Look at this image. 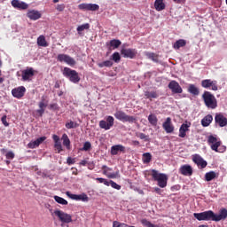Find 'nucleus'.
<instances>
[{
	"instance_id": "6e6552de",
	"label": "nucleus",
	"mask_w": 227,
	"mask_h": 227,
	"mask_svg": "<svg viewBox=\"0 0 227 227\" xmlns=\"http://www.w3.org/2000/svg\"><path fill=\"white\" fill-rule=\"evenodd\" d=\"M201 87L203 89H211L214 91L218 90V82L211 79H204L201 81Z\"/></svg>"
},
{
	"instance_id": "6ab92c4d",
	"label": "nucleus",
	"mask_w": 227,
	"mask_h": 227,
	"mask_svg": "<svg viewBox=\"0 0 227 227\" xmlns=\"http://www.w3.org/2000/svg\"><path fill=\"white\" fill-rule=\"evenodd\" d=\"M67 196L71 200H82L83 202L89 201V197L85 193H82L81 195H75V194H71L70 192H67Z\"/></svg>"
},
{
	"instance_id": "f257e3e1",
	"label": "nucleus",
	"mask_w": 227,
	"mask_h": 227,
	"mask_svg": "<svg viewBox=\"0 0 227 227\" xmlns=\"http://www.w3.org/2000/svg\"><path fill=\"white\" fill-rule=\"evenodd\" d=\"M202 99L204 102V105L208 109H216L218 107V101L217 98H215V96L210 91H204L202 94Z\"/></svg>"
},
{
	"instance_id": "58836bf2",
	"label": "nucleus",
	"mask_w": 227,
	"mask_h": 227,
	"mask_svg": "<svg viewBox=\"0 0 227 227\" xmlns=\"http://www.w3.org/2000/svg\"><path fill=\"white\" fill-rule=\"evenodd\" d=\"M100 7L96 4H89L87 12H97Z\"/></svg>"
},
{
	"instance_id": "473e14b6",
	"label": "nucleus",
	"mask_w": 227,
	"mask_h": 227,
	"mask_svg": "<svg viewBox=\"0 0 227 227\" xmlns=\"http://www.w3.org/2000/svg\"><path fill=\"white\" fill-rule=\"evenodd\" d=\"M153 160V155L151 153H145L142 155V161L144 164H148Z\"/></svg>"
},
{
	"instance_id": "bf43d9fd",
	"label": "nucleus",
	"mask_w": 227,
	"mask_h": 227,
	"mask_svg": "<svg viewBox=\"0 0 227 227\" xmlns=\"http://www.w3.org/2000/svg\"><path fill=\"white\" fill-rule=\"evenodd\" d=\"M55 149L57 150L58 153L63 152V145H54Z\"/></svg>"
},
{
	"instance_id": "2eb2a0df",
	"label": "nucleus",
	"mask_w": 227,
	"mask_h": 227,
	"mask_svg": "<svg viewBox=\"0 0 227 227\" xmlns=\"http://www.w3.org/2000/svg\"><path fill=\"white\" fill-rule=\"evenodd\" d=\"M162 128L164 129L167 134H172L175 131V126L171 121L170 117H167L165 122L162 124Z\"/></svg>"
},
{
	"instance_id": "ddd939ff",
	"label": "nucleus",
	"mask_w": 227,
	"mask_h": 227,
	"mask_svg": "<svg viewBox=\"0 0 227 227\" xmlns=\"http://www.w3.org/2000/svg\"><path fill=\"white\" fill-rule=\"evenodd\" d=\"M27 89L24 86H19L18 88L12 90V97L20 99L23 98L24 95H26Z\"/></svg>"
},
{
	"instance_id": "680f3d73",
	"label": "nucleus",
	"mask_w": 227,
	"mask_h": 227,
	"mask_svg": "<svg viewBox=\"0 0 227 227\" xmlns=\"http://www.w3.org/2000/svg\"><path fill=\"white\" fill-rule=\"evenodd\" d=\"M45 109L44 108H40L39 110H37V114L40 115V117L43 116V114H44Z\"/></svg>"
},
{
	"instance_id": "cd10ccee",
	"label": "nucleus",
	"mask_w": 227,
	"mask_h": 227,
	"mask_svg": "<svg viewBox=\"0 0 227 227\" xmlns=\"http://www.w3.org/2000/svg\"><path fill=\"white\" fill-rule=\"evenodd\" d=\"M213 116L211 114H207L206 117H203L201 120V125L203 128H207L211 125L213 121Z\"/></svg>"
},
{
	"instance_id": "c85d7f7f",
	"label": "nucleus",
	"mask_w": 227,
	"mask_h": 227,
	"mask_svg": "<svg viewBox=\"0 0 227 227\" xmlns=\"http://www.w3.org/2000/svg\"><path fill=\"white\" fill-rule=\"evenodd\" d=\"M225 219H227V209L226 208H222L220 211V215L215 214V222H220L221 220H225Z\"/></svg>"
},
{
	"instance_id": "6e6d98bb",
	"label": "nucleus",
	"mask_w": 227,
	"mask_h": 227,
	"mask_svg": "<svg viewBox=\"0 0 227 227\" xmlns=\"http://www.w3.org/2000/svg\"><path fill=\"white\" fill-rule=\"evenodd\" d=\"M67 162L69 166H71V165H74L75 163V160L72 157H67Z\"/></svg>"
},
{
	"instance_id": "aec40b11",
	"label": "nucleus",
	"mask_w": 227,
	"mask_h": 227,
	"mask_svg": "<svg viewBox=\"0 0 227 227\" xmlns=\"http://www.w3.org/2000/svg\"><path fill=\"white\" fill-rule=\"evenodd\" d=\"M119 153H126V147L122 145H114L111 147V154L113 156L117 155Z\"/></svg>"
},
{
	"instance_id": "c756f323",
	"label": "nucleus",
	"mask_w": 227,
	"mask_h": 227,
	"mask_svg": "<svg viewBox=\"0 0 227 227\" xmlns=\"http://www.w3.org/2000/svg\"><path fill=\"white\" fill-rule=\"evenodd\" d=\"M61 140L63 141V146L67 147V150H71V140L66 133L62 135Z\"/></svg>"
},
{
	"instance_id": "9d476101",
	"label": "nucleus",
	"mask_w": 227,
	"mask_h": 227,
	"mask_svg": "<svg viewBox=\"0 0 227 227\" xmlns=\"http://www.w3.org/2000/svg\"><path fill=\"white\" fill-rule=\"evenodd\" d=\"M208 145H210L211 150L215 151V153H219V146H221V141H218V138L214 136H209L207 139Z\"/></svg>"
},
{
	"instance_id": "de8ad7c7",
	"label": "nucleus",
	"mask_w": 227,
	"mask_h": 227,
	"mask_svg": "<svg viewBox=\"0 0 227 227\" xmlns=\"http://www.w3.org/2000/svg\"><path fill=\"white\" fill-rule=\"evenodd\" d=\"M145 56H147L152 61L157 62V56L153 52H147L145 53Z\"/></svg>"
},
{
	"instance_id": "79ce46f5",
	"label": "nucleus",
	"mask_w": 227,
	"mask_h": 227,
	"mask_svg": "<svg viewBox=\"0 0 227 227\" xmlns=\"http://www.w3.org/2000/svg\"><path fill=\"white\" fill-rule=\"evenodd\" d=\"M112 58L115 63H119L120 60H121V57L120 56V53L118 51L114 52Z\"/></svg>"
},
{
	"instance_id": "dca6fc26",
	"label": "nucleus",
	"mask_w": 227,
	"mask_h": 227,
	"mask_svg": "<svg viewBox=\"0 0 227 227\" xmlns=\"http://www.w3.org/2000/svg\"><path fill=\"white\" fill-rule=\"evenodd\" d=\"M168 89L171 90L173 94H182L183 93V88L181 87V85H179V83L175 81L172 80L169 84H168Z\"/></svg>"
},
{
	"instance_id": "603ef678",
	"label": "nucleus",
	"mask_w": 227,
	"mask_h": 227,
	"mask_svg": "<svg viewBox=\"0 0 227 227\" xmlns=\"http://www.w3.org/2000/svg\"><path fill=\"white\" fill-rule=\"evenodd\" d=\"M88 4H81L80 5H78V9H80L81 11L88 12Z\"/></svg>"
},
{
	"instance_id": "37998d69",
	"label": "nucleus",
	"mask_w": 227,
	"mask_h": 227,
	"mask_svg": "<svg viewBox=\"0 0 227 227\" xmlns=\"http://www.w3.org/2000/svg\"><path fill=\"white\" fill-rule=\"evenodd\" d=\"M113 227H129V224L125 223H121L119 221H114Z\"/></svg>"
},
{
	"instance_id": "3c124183",
	"label": "nucleus",
	"mask_w": 227,
	"mask_h": 227,
	"mask_svg": "<svg viewBox=\"0 0 227 227\" xmlns=\"http://www.w3.org/2000/svg\"><path fill=\"white\" fill-rule=\"evenodd\" d=\"M97 181H98L99 184H104L106 186H109V182L107 181V179H105L103 177H98L96 178Z\"/></svg>"
},
{
	"instance_id": "0eeeda50",
	"label": "nucleus",
	"mask_w": 227,
	"mask_h": 227,
	"mask_svg": "<svg viewBox=\"0 0 227 227\" xmlns=\"http://www.w3.org/2000/svg\"><path fill=\"white\" fill-rule=\"evenodd\" d=\"M114 117L106 116V121L101 120L99 121V128L105 130H109L114 126Z\"/></svg>"
},
{
	"instance_id": "4468645a",
	"label": "nucleus",
	"mask_w": 227,
	"mask_h": 227,
	"mask_svg": "<svg viewBox=\"0 0 227 227\" xmlns=\"http://www.w3.org/2000/svg\"><path fill=\"white\" fill-rule=\"evenodd\" d=\"M12 6L19 11H26L28 9V4L26 2L20 0H12Z\"/></svg>"
},
{
	"instance_id": "052dcab7",
	"label": "nucleus",
	"mask_w": 227,
	"mask_h": 227,
	"mask_svg": "<svg viewBox=\"0 0 227 227\" xmlns=\"http://www.w3.org/2000/svg\"><path fill=\"white\" fill-rule=\"evenodd\" d=\"M50 109L54 110V111L59 110L58 104H51V105H50Z\"/></svg>"
},
{
	"instance_id": "8fccbe9b",
	"label": "nucleus",
	"mask_w": 227,
	"mask_h": 227,
	"mask_svg": "<svg viewBox=\"0 0 227 227\" xmlns=\"http://www.w3.org/2000/svg\"><path fill=\"white\" fill-rule=\"evenodd\" d=\"M137 137L144 141H150L149 136H146L145 133H138Z\"/></svg>"
},
{
	"instance_id": "20e7f679",
	"label": "nucleus",
	"mask_w": 227,
	"mask_h": 227,
	"mask_svg": "<svg viewBox=\"0 0 227 227\" xmlns=\"http://www.w3.org/2000/svg\"><path fill=\"white\" fill-rule=\"evenodd\" d=\"M63 75L68 78L70 82L78 83L81 81L79 73L70 67H64Z\"/></svg>"
},
{
	"instance_id": "1a4fd4ad",
	"label": "nucleus",
	"mask_w": 227,
	"mask_h": 227,
	"mask_svg": "<svg viewBox=\"0 0 227 227\" xmlns=\"http://www.w3.org/2000/svg\"><path fill=\"white\" fill-rule=\"evenodd\" d=\"M56 216L59 217L61 223H71L73 222L72 215H68L61 210H55L53 213Z\"/></svg>"
},
{
	"instance_id": "f3484780",
	"label": "nucleus",
	"mask_w": 227,
	"mask_h": 227,
	"mask_svg": "<svg viewBox=\"0 0 227 227\" xmlns=\"http://www.w3.org/2000/svg\"><path fill=\"white\" fill-rule=\"evenodd\" d=\"M35 69L33 67H27L22 71V80L23 82H29L30 78L35 75Z\"/></svg>"
},
{
	"instance_id": "e433bc0d",
	"label": "nucleus",
	"mask_w": 227,
	"mask_h": 227,
	"mask_svg": "<svg viewBox=\"0 0 227 227\" xmlns=\"http://www.w3.org/2000/svg\"><path fill=\"white\" fill-rule=\"evenodd\" d=\"M113 66V62L111 60H106L104 62L98 63V67L99 68H103V67H111Z\"/></svg>"
},
{
	"instance_id": "a211bd4d",
	"label": "nucleus",
	"mask_w": 227,
	"mask_h": 227,
	"mask_svg": "<svg viewBox=\"0 0 227 227\" xmlns=\"http://www.w3.org/2000/svg\"><path fill=\"white\" fill-rule=\"evenodd\" d=\"M192 160L197 166L200 167V168H205L207 166V161L199 154L193 155Z\"/></svg>"
},
{
	"instance_id": "774afa93",
	"label": "nucleus",
	"mask_w": 227,
	"mask_h": 227,
	"mask_svg": "<svg viewBox=\"0 0 227 227\" xmlns=\"http://www.w3.org/2000/svg\"><path fill=\"white\" fill-rule=\"evenodd\" d=\"M87 163H88V161L85 160H83L81 161L80 165H81V166H86Z\"/></svg>"
},
{
	"instance_id": "49530a36",
	"label": "nucleus",
	"mask_w": 227,
	"mask_h": 227,
	"mask_svg": "<svg viewBox=\"0 0 227 227\" xmlns=\"http://www.w3.org/2000/svg\"><path fill=\"white\" fill-rule=\"evenodd\" d=\"M108 184H109V186L111 185L115 190H118V191L121 190V185H119L117 183H114L112 180L108 182Z\"/></svg>"
},
{
	"instance_id": "4d7b16f0",
	"label": "nucleus",
	"mask_w": 227,
	"mask_h": 227,
	"mask_svg": "<svg viewBox=\"0 0 227 227\" xmlns=\"http://www.w3.org/2000/svg\"><path fill=\"white\" fill-rule=\"evenodd\" d=\"M38 106L40 109H45L47 107V105L44 104V100H42L41 102H39Z\"/></svg>"
},
{
	"instance_id": "13d9d810",
	"label": "nucleus",
	"mask_w": 227,
	"mask_h": 227,
	"mask_svg": "<svg viewBox=\"0 0 227 227\" xmlns=\"http://www.w3.org/2000/svg\"><path fill=\"white\" fill-rule=\"evenodd\" d=\"M1 121L3 122L4 127H9V123L6 121V116H3Z\"/></svg>"
},
{
	"instance_id": "09e8293b",
	"label": "nucleus",
	"mask_w": 227,
	"mask_h": 227,
	"mask_svg": "<svg viewBox=\"0 0 227 227\" xmlns=\"http://www.w3.org/2000/svg\"><path fill=\"white\" fill-rule=\"evenodd\" d=\"M15 158V154L12 151H9L7 153H5V159L8 160H12Z\"/></svg>"
},
{
	"instance_id": "f704fd0d",
	"label": "nucleus",
	"mask_w": 227,
	"mask_h": 227,
	"mask_svg": "<svg viewBox=\"0 0 227 227\" xmlns=\"http://www.w3.org/2000/svg\"><path fill=\"white\" fill-rule=\"evenodd\" d=\"M215 177H217V175L215 171L207 172L205 176L207 182H211L212 180H215Z\"/></svg>"
},
{
	"instance_id": "72a5a7b5",
	"label": "nucleus",
	"mask_w": 227,
	"mask_h": 227,
	"mask_svg": "<svg viewBox=\"0 0 227 227\" xmlns=\"http://www.w3.org/2000/svg\"><path fill=\"white\" fill-rule=\"evenodd\" d=\"M37 44H38L40 47H47V46H49V43H47L44 35H40V36L37 38Z\"/></svg>"
},
{
	"instance_id": "c03bdc74",
	"label": "nucleus",
	"mask_w": 227,
	"mask_h": 227,
	"mask_svg": "<svg viewBox=\"0 0 227 227\" xmlns=\"http://www.w3.org/2000/svg\"><path fill=\"white\" fill-rule=\"evenodd\" d=\"M89 28H90V24L89 23H85L84 25L77 27V32L80 33L82 31L88 30Z\"/></svg>"
},
{
	"instance_id": "412c9836",
	"label": "nucleus",
	"mask_w": 227,
	"mask_h": 227,
	"mask_svg": "<svg viewBox=\"0 0 227 227\" xmlns=\"http://www.w3.org/2000/svg\"><path fill=\"white\" fill-rule=\"evenodd\" d=\"M179 173L185 176H191L192 175V168L191 165H183L179 168Z\"/></svg>"
},
{
	"instance_id": "a18cd8bd",
	"label": "nucleus",
	"mask_w": 227,
	"mask_h": 227,
	"mask_svg": "<svg viewBox=\"0 0 227 227\" xmlns=\"http://www.w3.org/2000/svg\"><path fill=\"white\" fill-rule=\"evenodd\" d=\"M91 148V144L90 142H85L83 147L81 149L82 152H89Z\"/></svg>"
},
{
	"instance_id": "f03ea898",
	"label": "nucleus",
	"mask_w": 227,
	"mask_h": 227,
	"mask_svg": "<svg viewBox=\"0 0 227 227\" xmlns=\"http://www.w3.org/2000/svg\"><path fill=\"white\" fill-rule=\"evenodd\" d=\"M151 176L153 180L158 183V186L160 188H165L168 185V177L166 174L159 173L156 169L151 170Z\"/></svg>"
},
{
	"instance_id": "b1692460",
	"label": "nucleus",
	"mask_w": 227,
	"mask_h": 227,
	"mask_svg": "<svg viewBox=\"0 0 227 227\" xmlns=\"http://www.w3.org/2000/svg\"><path fill=\"white\" fill-rule=\"evenodd\" d=\"M191 127V123L189 124H181L180 129H179V135L178 137L181 138H184L186 137V132H189L190 129L189 128Z\"/></svg>"
},
{
	"instance_id": "4c0bfd02",
	"label": "nucleus",
	"mask_w": 227,
	"mask_h": 227,
	"mask_svg": "<svg viewBox=\"0 0 227 227\" xmlns=\"http://www.w3.org/2000/svg\"><path fill=\"white\" fill-rule=\"evenodd\" d=\"M66 128L68 129H77V128H79V124L77 122L70 121L69 122H67Z\"/></svg>"
},
{
	"instance_id": "5701e85b",
	"label": "nucleus",
	"mask_w": 227,
	"mask_h": 227,
	"mask_svg": "<svg viewBox=\"0 0 227 227\" xmlns=\"http://www.w3.org/2000/svg\"><path fill=\"white\" fill-rule=\"evenodd\" d=\"M44 141H46V137H40L36 140L31 141L28 144V147L30 149H35V148L38 147L39 145H41Z\"/></svg>"
},
{
	"instance_id": "423d86ee",
	"label": "nucleus",
	"mask_w": 227,
	"mask_h": 227,
	"mask_svg": "<svg viewBox=\"0 0 227 227\" xmlns=\"http://www.w3.org/2000/svg\"><path fill=\"white\" fill-rule=\"evenodd\" d=\"M57 61L60 63H67L70 67H74L76 62L70 55L60 53L57 55Z\"/></svg>"
},
{
	"instance_id": "a878e982",
	"label": "nucleus",
	"mask_w": 227,
	"mask_h": 227,
	"mask_svg": "<svg viewBox=\"0 0 227 227\" xmlns=\"http://www.w3.org/2000/svg\"><path fill=\"white\" fill-rule=\"evenodd\" d=\"M27 17H28L32 20H37L42 18V13L38 11L32 10L28 13H27Z\"/></svg>"
},
{
	"instance_id": "864d4df0",
	"label": "nucleus",
	"mask_w": 227,
	"mask_h": 227,
	"mask_svg": "<svg viewBox=\"0 0 227 227\" xmlns=\"http://www.w3.org/2000/svg\"><path fill=\"white\" fill-rule=\"evenodd\" d=\"M66 9V5L64 4H57L56 11L57 12H64Z\"/></svg>"
},
{
	"instance_id": "393cba45",
	"label": "nucleus",
	"mask_w": 227,
	"mask_h": 227,
	"mask_svg": "<svg viewBox=\"0 0 227 227\" xmlns=\"http://www.w3.org/2000/svg\"><path fill=\"white\" fill-rule=\"evenodd\" d=\"M144 95H145V98L150 99V101H152L153 99L158 98L160 97L159 93L155 90H153V91L145 90Z\"/></svg>"
},
{
	"instance_id": "7c9ffc66",
	"label": "nucleus",
	"mask_w": 227,
	"mask_h": 227,
	"mask_svg": "<svg viewBox=\"0 0 227 227\" xmlns=\"http://www.w3.org/2000/svg\"><path fill=\"white\" fill-rule=\"evenodd\" d=\"M186 45V41L184 39H178L173 44V49L178 51L179 49L184 47Z\"/></svg>"
},
{
	"instance_id": "a19ab883",
	"label": "nucleus",
	"mask_w": 227,
	"mask_h": 227,
	"mask_svg": "<svg viewBox=\"0 0 227 227\" xmlns=\"http://www.w3.org/2000/svg\"><path fill=\"white\" fill-rule=\"evenodd\" d=\"M141 223L145 226V227H160L159 225H155L153 223H152V222L146 220V219H143L141 221Z\"/></svg>"
},
{
	"instance_id": "5fc2aeb1",
	"label": "nucleus",
	"mask_w": 227,
	"mask_h": 227,
	"mask_svg": "<svg viewBox=\"0 0 227 227\" xmlns=\"http://www.w3.org/2000/svg\"><path fill=\"white\" fill-rule=\"evenodd\" d=\"M101 169L103 170L104 175H107L108 171H112V168H108L107 166L104 165L101 167Z\"/></svg>"
},
{
	"instance_id": "f8f14e48",
	"label": "nucleus",
	"mask_w": 227,
	"mask_h": 227,
	"mask_svg": "<svg viewBox=\"0 0 227 227\" xmlns=\"http://www.w3.org/2000/svg\"><path fill=\"white\" fill-rule=\"evenodd\" d=\"M215 122L220 128H225L227 126V117H225L222 113L215 114Z\"/></svg>"
},
{
	"instance_id": "338daca9",
	"label": "nucleus",
	"mask_w": 227,
	"mask_h": 227,
	"mask_svg": "<svg viewBox=\"0 0 227 227\" xmlns=\"http://www.w3.org/2000/svg\"><path fill=\"white\" fill-rule=\"evenodd\" d=\"M175 4H181L183 2H185V0H173Z\"/></svg>"
},
{
	"instance_id": "39448f33",
	"label": "nucleus",
	"mask_w": 227,
	"mask_h": 227,
	"mask_svg": "<svg viewBox=\"0 0 227 227\" xmlns=\"http://www.w3.org/2000/svg\"><path fill=\"white\" fill-rule=\"evenodd\" d=\"M193 217L197 220L200 221H213L215 222V213L212 210H207L202 213H195L193 214Z\"/></svg>"
},
{
	"instance_id": "e2e57ef3",
	"label": "nucleus",
	"mask_w": 227,
	"mask_h": 227,
	"mask_svg": "<svg viewBox=\"0 0 227 227\" xmlns=\"http://www.w3.org/2000/svg\"><path fill=\"white\" fill-rule=\"evenodd\" d=\"M180 189H181V186H179V185H175V186L171 187L172 192L179 191Z\"/></svg>"
},
{
	"instance_id": "4be33fe9",
	"label": "nucleus",
	"mask_w": 227,
	"mask_h": 227,
	"mask_svg": "<svg viewBox=\"0 0 227 227\" xmlns=\"http://www.w3.org/2000/svg\"><path fill=\"white\" fill-rule=\"evenodd\" d=\"M121 41L119 39H112L110 42L106 43V47L108 51L116 50L121 45Z\"/></svg>"
},
{
	"instance_id": "2f4dec72",
	"label": "nucleus",
	"mask_w": 227,
	"mask_h": 227,
	"mask_svg": "<svg viewBox=\"0 0 227 227\" xmlns=\"http://www.w3.org/2000/svg\"><path fill=\"white\" fill-rule=\"evenodd\" d=\"M188 92L192 95L198 96L200 95V90L196 85L190 84L188 86Z\"/></svg>"
},
{
	"instance_id": "c9c22d12",
	"label": "nucleus",
	"mask_w": 227,
	"mask_h": 227,
	"mask_svg": "<svg viewBox=\"0 0 227 227\" xmlns=\"http://www.w3.org/2000/svg\"><path fill=\"white\" fill-rule=\"evenodd\" d=\"M53 199L55 200V201H56L57 203H59V204H60V205H67V204H68V202H67L64 198L59 197V196H58V195H55V196L53 197Z\"/></svg>"
},
{
	"instance_id": "bb28decb",
	"label": "nucleus",
	"mask_w": 227,
	"mask_h": 227,
	"mask_svg": "<svg viewBox=\"0 0 227 227\" xmlns=\"http://www.w3.org/2000/svg\"><path fill=\"white\" fill-rule=\"evenodd\" d=\"M154 8L156 12H162L166 10V4L164 3V0H155Z\"/></svg>"
},
{
	"instance_id": "ea45409f",
	"label": "nucleus",
	"mask_w": 227,
	"mask_h": 227,
	"mask_svg": "<svg viewBox=\"0 0 227 227\" xmlns=\"http://www.w3.org/2000/svg\"><path fill=\"white\" fill-rule=\"evenodd\" d=\"M148 121H149V122H150V124H151L152 126H156V125H157L158 120H157V117H156L155 115L150 114V115L148 116Z\"/></svg>"
},
{
	"instance_id": "0e129e2a",
	"label": "nucleus",
	"mask_w": 227,
	"mask_h": 227,
	"mask_svg": "<svg viewBox=\"0 0 227 227\" xmlns=\"http://www.w3.org/2000/svg\"><path fill=\"white\" fill-rule=\"evenodd\" d=\"M52 139H53L54 142H59V141H60L59 137L57 136V135H53V136H52Z\"/></svg>"
},
{
	"instance_id": "69168bd1",
	"label": "nucleus",
	"mask_w": 227,
	"mask_h": 227,
	"mask_svg": "<svg viewBox=\"0 0 227 227\" xmlns=\"http://www.w3.org/2000/svg\"><path fill=\"white\" fill-rule=\"evenodd\" d=\"M107 177L110 178V179H115L116 178V174L108 175Z\"/></svg>"
},
{
	"instance_id": "9b49d317",
	"label": "nucleus",
	"mask_w": 227,
	"mask_h": 227,
	"mask_svg": "<svg viewBox=\"0 0 227 227\" xmlns=\"http://www.w3.org/2000/svg\"><path fill=\"white\" fill-rule=\"evenodd\" d=\"M121 54L122 57L129 59H133L136 58V56H137V51L136 49H125L122 48L121 50Z\"/></svg>"
},
{
	"instance_id": "7ed1b4c3",
	"label": "nucleus",
	"mask_w": 227,
	"mask_h": 227,
	"mask_svg": "<svg viewBox=\"0 0 227 227\" xmlns=\"http://www.w3.org/2000/svg\"><path fill=\"white\" fill-rule=\"evenodd\" d=\"M114 118L117 119L120 121L123 122H129L130 124L137 122V118L128 115L124 111L122 110H118L117 112L114 113Z\"/></svg>"
}]
</instances>
